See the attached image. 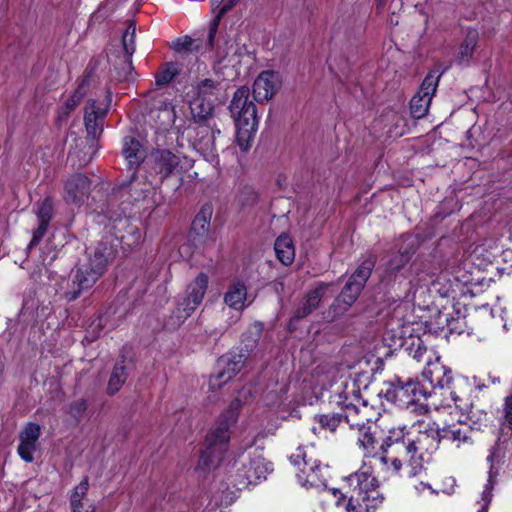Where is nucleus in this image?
<instances>
[{
	"label": "nucleus",
	"mask_w": 512,
	"mask_h": 512,
	"mask_svg": "<svg viewBox=\"0 0 512 512\" xmlns=\"http://www.w3.org/2000/svg\"><path fill=\"white\" fill-rule=\"evenodd\" d=\"M89 85H90V79H89V76L86 75L82 78L77 89L73 92V94L67 99V101L65 103L67 114L70 113L72 110H74L75 107L80 103V101L86 95Z\"/></svg>",
	"instance_id": "obj_37"
},
{
	"label": "nucleus",
	"mask_w": 512,
	"mask_h": 512,
	"mask_svg": "<svg viewBox=\"0 0 512 512\" xmlns=\"http://www.w3.org/2000/svg\"><path fill=\"white\" fill-rule=\"evenodd\" d=\"M479 40V33L476 29L469 28L466 31L465 39L459 47L457 61L461 64H467L471 60L474 49Z\"/></svg>",
	"instance_id": "obj_28"
},
{
	"label": "nucleus",
	"mask_w": 512,
	"mask_h": 512,
	"mask_svg": "<svg viewBox=\"0 0 512 512\" xmlns=\"http://www.w3.org/2000/svg\"><path fill=\"white\" fill-rule=\"evenodd\" d=\"M246 299L247 288L241 281L233 282L224 294L225 304L237 311H241L245 308Z\"/></svg>",
	"instance_id": "obj_25"
},
{
	"label": "nucleus",
	"mask_w": 512,
	"mask_h": 512,
	"mask_svg": "<svg viewBox=\"0 0 512 512\" xmlns=\"http://www.w3.org/2000/svg\"><path fill=\"white\" fill-rule=\"evenodd\" d=\"M429 395L427 389L416 380L409 379L406 382L397 380L394 386L395 401L403 408L417 404L421 399H426Z\"/></svg>",
	"instance_id": "obj_17"
},
{
	"label": "nucleus",
	"mask_w": 512,
	"mask_h": 512,
	"mask_svg": "<svg viewBox=\"0 0 512 512\" xmlns=\"http://www.w3.org/2000/svg\"><path fill=\"white\" fill-rule=\"evenodd\" d=\"M440 442L439 426L429 418L417 420L408 428L407 446L399 445L398 451L407 455L406 463L412 466L409 476L422 471L424 455L435 452Z\"/></svg>",
	"instance_id": "obj_3"
},
{
	"label": "nucleus",
	"mask_w": 512,
	"mask_h": 512,
	"mask_svg": "<svg viewBox=\"0 0 512 512\" xmlns=\"http://www.w3.org/2000/svg\"><path fill=\"white\" fill-rule=\"evenodd\" d=\"M445 316V321H446V324L448 327H450L451 330H455L456 327L452 324V322L449 320L448 318V315H444Z\"/></svg>",
	"instance_id": "obj_55"
},
{
	"label": "nucleus",
	"mask_w": 512,
	"mask_h": 512,
	"mask_svg": "<svg viewBox=\"0 0 512 512\" xmlns=\"http://www.w3.org/2000/svg\"><path fill=\"white\" fill-rule=\"evenodd\" d=\"M431 290V276L424 274L419 275L410 283V289L406 294V301L398 304L387 322V332L392 334L395 342L400 343L404 338L412 337L414 324V316L411 312L409 303L424 307L428 305Z\"/></svg>",
	"instance_id": "obj_2"
},
{
	"label": "nucleus",
	"mask_w": 512,
	"mask_h": 512,
	"mask_svg": "<svg viewBox=\"0 0 512 512\" xmlns=\"http://www.w3.org/2000/svg\"><path fill=\"white\" fill-rule=\"evenodd\" d=\"M440 74L432 71L422 81L419 91L410 101V110L413 118H423L429 110L432 98L436 92Z\"/></svg>",
	"instance_id": "obj_14"
},
{
	"label": "nucleus",
	"mask_w": 512,
	"mask_h": 512,
	"mask_svg": "<svg viewBox=\"0 0 512 512\" xmlns=\"http://www.w3.org/2000/svg\"><path fill=\"white\" fill-rule=\"evenodd\" d=\"M122 155L128 159V142H124L123 148H122Z\"/></svg>",
	"instance_id": "obj_54"
},
{
	"label": "nucleus",
	"mask_w": 512,
	"mask_h": 512,
	"mask_svg": "<svg viewBox=\"0 0 512 512\" xmlns=\"http://www.w3.org/2000/svg\"><path fill=\"white\" fill-rule=\"evenodd\" d=\"M222 453L216 450L215 445H207L206 449L202 451L196 469L199 471H206L214 465L216 461L221 459Z\"/></svg>",
	"instance_id": "obj_36"
},
{
	"label": "nucleus",
	"mask_w": 512,
	"mask_h": 512,
	"mask_svg": "<svg viewBox=\"0 0 512 512\" xmlns=\"http://www.w3.org/2000/svg\"><path fill=\"white\" fill-rule=\"evenodd\" d=\"M181 71V66L177 62H167L163 64L155 76L157 86L169 84Z\"/></svg>",
	"instance_id": "obj_34"
},
{
	"label": "nucleus",
	"mask_w": 512,
	"mask_h": 512,
	"mask_svg": "<svg viewBox=\"0 0 512 512\" xmlns=\"http://www.w3.org/2000/svg\"><path fill=\"white\" fill-rule=\"evenodd\" d=\"M136 233H137V240H139L141 238L140 232L137 231Z\"/></svg>",
	"instance_id": "obj_61"
},
{
	"label": "nucleus",
	"mask_w": 512,
	"mask_h": 512,
	"mask_svg": "<svg viewBox=\"0 0 512 512\" xmlns=\"http://www.w3.org/2000/svg\"><path fill=\"white\" fill-rule=\"evenodd\" d=\"M151 158L154 163V169L162 174L163 177L174 173L180 164L179 156L169 150H156L152 153Z\"/></svg>",
	"instance_id": "obj_23"
},
{
	"label": "nucleus",
	"mask_w": 512,
	"mask_h": 512,
	"mask_svg": "<svg viewBox=\"0 0 512 512\" xmlns=\"http://www.w3.org/2000/svg\"><path fill=\"white\" fill-rule=\"evenodd\" d=\"M368 362L367 361H359L358 364L352 368L351 372L348 375V379L351 382H355V384L362 390L367 389L370 381V373L368 371Z\"/></svg>",
	"instance_id": "obj_33"
},
{
	"label": "nucleus",
	"mask_w": 512,
	"mask_h": 512,
	"mask_svg": "<svg viewBox=\"0 0 512 512\" xmlns=\"http://www.w3.org/2000/svg\"><path fill=\"white\" fill-rule=\"evenodd\" d=\"M108 103L104 101L89 100L85 107V127L88 139L91 141L90 149L92 154H95L94 142L101 135L103 131L104 118L108 111Z\"/></svg>",
	"instance_id": "obj_15"
},
{
	"label": "nucleus",
	"mask_w": 512,
	"mask_h": 512,
	"mask_svg": "<svg viewBox=\"0 0 512 512\" xmlns=\"http://www.w3.org/2000/svg\"><path fill=\"white\" fill-rule=\"evenodd\" d=\"M390 415H377L373 416L375 422L383 431L387 432L385 439L381 445V453L375 456V459L381 465L382 470L390 474H397L404 463L407 462V455L401 454L398 451V446H407V426L395 425L388 426Z\"/></svg>",
	"instance_id": "obj_5"
},
{
	"label": "nucleus",
	"mask_w": 512,
	"mask_h": 512,
	"mask_svg": "<svg viewBox=\"0 0 512 512\" xmlns=\"http://www.w3.org/2000/svg\"><path fill=\"white\" fill-rule=\"evenodd\" d=\"M126 368L127 366L124 358L115 364L107 386V393L109 395L117 393L125 383L127 379Z\"/></svg>",
	"instance_id": "obj_32"
},
{
	"label": "nucleus",
	"mask_w": 512,
	"mask_h": 512,
	"mask_svg": "<svg viewBox=\"0 0 512 512\" xmlns=\"http://www.w3.org/2000/svg\"><path fill=\"white\" fill-rule=\"evenodd\" d=\"M90 191L91 180L82 173H75L65 180L62 197L66 204L80 206Z\"/></svg>",
	"instance_id": "obj_16"
},
{
	"label": "nucleus",
	"mask_w": 512,
	"mask_h": 512,
	"mask_svg": "<svg viewBox=\"0 0 512 512\" xmlns=\"http://www.w3.org/2000/svg\"><path fill=\"white\" fill-rule=\"evenodd\" d=\"M414 494L420 497L434 496L438 494V491L433 489L429 483L419 481L413 485Z\"/></svg>",
	"instance_id": "obj_48"
},
{
	"label": "nucleus",
	"mask_w": 512,
	"mask_h": 512,
	"mask_svg": "<svg viewBox=\"0 0 512 512\" xmlns=\"http://www.w3.org/2000/svg\"><path fill=\"white\" fill-rule=\"evenodd\" d=\"M241 402L234 400L229 407L219 416L215 427L207 435L206 441L208 445H215L216 450L223 452L230 439V428L237 422Z\"/></svg>",
	"instance_id": "obj_13"
},
{
	"label": "nucleus",
	"mask_w": 512,
	"mask_h": 512,
	"mask_svg": "<svg viewBox=\"0 0 512 512\" xmlns=\"http://www.w3.org/2000/svg\"><path fill=\"white\" fill-rule=\"evenodd\" d=\"M257 337L248 340L244 347L231 350L218 359L219 371L209 379V390L212 392L220 389L221 386L231 380L244 367L250 353L257 345Z\"/></svg>",
	"instance_id": "obj_10"
},
{
	"label": "nucleus",
	"mask_w": 512,
	"mask_h": 512,
	"mask_svg": "<svg viewBox=\"0 0 512 512\" xmlns=\"http://www.w3.org/2000/svg\"><path fill=\"white\" fill-rule=\"evenodd\" d=\"M208 287V276L200 273L187 287V297L183 311L189 316L202 302Z\"/></svg>",
	"instance_id": "obj_21"
},
{
	"label": "nucleus",
	"mask_w": 512,
	"mask_h": 512,
	"mask_svg": "<svg viewBox=\"0 0 512 512\" xmlns=\"http://www.w3.org/2000/svg\"><path fill=\"white\" fill-rule=\"evenodd\" d=\"M127 78V72H123V75L119 76V80H125Z\"/></svg>",
	"instance_id": "obj_57"
},
{
	"label": "nucleus",
	"mask_w": 512,
	"mask_h": 512,
	"mask_svg": "<svg viewBox=\"0 0 512 512\" xmlns=\"http://www.w3.org/2000/svg\"><path fill=\"white\" fill-rule=\"evenodd\" d=\"M48 225L49 224H47V223L39 222L38 228L33 232V236L28 245V249L33 248L42 240L43 236L45 235V233L48 229Z\"/></svg>",
	"instance_id": "obj_49"
},
{
	"label": "nucleus",
	"mask_w": 512,
	"mask_h": 512,
	"mask_svg": "<svg viewBox=\"0 0 512 512\" xmlns=\"http://www.w3.org/2000/svg\"><path fill=\"white\" fill-rule=\"evenodd\" d=\"M88 479L84 478L73 490L70 497L72 512H94L93 503L87 498Z\"/></svg>",
	"instance_id": "obj_24"
},
{
	"label": "nucleus",
	"mask_w": 512,
	"mask_h": 512,
	"mask_svg": "<svg viewBox=\"0 0 512 512\" xmlns=\"http://www.w3.org/2000/svg\"><path fill=\"white\" fill-rule=\"evenodd\" d=\"M368 424L369 423H366L365 426L361 430L359 428H357L359 430V432L361 433L358 438V443L364 449L366 454H370L372 452V450L374 449V443H375L374 437L369 432L370 427H367Z\"/></svg>",
	"instance_id": "obj_43"
},
{
	"label": "nucleus",
	"mask_w": 512,
	"mask_h": 512,
	"mask_svg": "<svg viewBox=\"0 0 512 512\" xmlns=\"http://www.w3.org/2000/svg\"><path fill=\"white\" fill-rule=\"evenodd\" d=\"M272 470V463L263 457L262 451L254 449L244 451L233 459L228 473L233 485L241 490L265 480Z\"/></svg>",
	"instance_id": "obj_7"
},
{
	"label": "nucleus",
	"mask_w": 512,
	"mask_h": 512,
	"mask_svg": "<svg viewBox=\"0 0 512 512\" xmlns=\"http://www.w3.org/2000/svg\"><path fill=\"white\" fill-rule=\"evenodd\" d=\"M86 508L85 501H82L79 505V510H84Z\"/></svg>",
	"instance_id": "obj_58"
},
{
	"label": "nucleus",
	"mask_w": 512,
	"mask_h": 512,
	"mask_svg": "<svg viewBox=\"0 0 512 512\" xmlns=\"http://www.w3.org/2000/svg\"><path fill=\"white\" fill-rule=\"evenodd\" d=\"M249 95V88H238L229 107L236 125V144L243 152L250 149L258 125L256 106Z\"/></svg>",
	"instance_id": "obj_6"
},
{
	"label": "nucleus",
	"mask_w": 512,
	"mask_h": 512,
	"mask_svg": "<svg viewBox=\"0 0 512 512\" xmlns=\"http://www.w3.org/2000/svg\"><path fill=\"white\" fill-rule=\"evenodd\" d=\"M458 287V281L452 279L447 272L440 273L435 279L431 278V290L440 297H450Z\"/></svg>",
	"instance_id": "obj_30"
},
{
	"label": "nucleus",
	"mask_w": 512,
	"mask_h": 512,
	"mask_svg": "<svg viewBox=\"0 0 512 512\" xmlns=\"http://www.w3.org/2000/svg\"><path fill=\"white\" fill-rule=\"evenodd\" d=\"M508 446V443L499 439L496 445L491 449L490 455L487 457V461L491 463V467L487 483L482 492L481 500L479 501L481 508L477 512H488L489 505L493 498L492 491L494 489L496 483L495 478L497 476V472L493 471V464L495 462L499 463L503 458H505Z\"/></svg>",
	"instance_id": "obj_18"
},
{
	"label": "nucleus",
	"mask_w": 512,
	"mask_h": 512,
	"mask_svg": "<svg viewBox=\"0 0 512 512\" xmlns=\"http://www.w3.org/2000/svg\"><path fill=\"white\" fill-rule=\"evenodd\" d=\"M36 446L33 443L20 440V444L18 446V454L19 456L27 463H30L34 460L33 453L36 450Z\"/></svg>",
	"instance_id": "obj_47"
},
{
	"label": "nucleus",
	"mask_w": 512,
	"mask_h": 512,
	"mask_svg": "<svg viewBox=\"0 0 512 512\" xmlns=\"http://www.w3.org/2000/svg\"><path fill=\"white\" fill-rule=\"evenodd\" d=\"M331 399L345 411L344 419L350 428L361 430L366 423H372L373 416L377 415L374 408L362 399L361 389L348 378L336 384Z\"/></svg>",
	"instance_id": "obj_4"
},
{
	"label": "nucleus",
	"mask_w": 512,
	"mask_h": 512,
	"mask_svg": "<svg viewBox=\"0 0 512 512\" xmlns=\"http://www.w3.org/2000/svg\"><path fill=\"white\" fill-rule=\"evenodd\" d=\"M185 95L196 121H204L212 116L217 98L215 81L208 78L197 80L191 83Z\"/></svg>",
	"instance_id": "obj_11"
},
{
	"label": "nucleus",
	"mask_w": 512,
	"mask_h": 512,
	"mask_svg": "<svg viewBox=\"0 0 512 512\" xmlns=\"http://www.w3.org/2000/svg\"><path fill=\"white\" fill-rule=\"evenodd\" d=\"M446 406L449 407V408L452 407L450 403H447Z\"/></svg>",
	"instance_id": "obj_63"
},
{
	"label": "nucleus",
	"mask_w": 512,
	"mask_h": 512,
	"mask_svg": "<svg viewBox=\"0 0 512 512\" xmlns=\"http://www.w3.org/2000/svg\"><path fill=\"white\" fill-rule=\"evenodd\" d=\"M281 77L274 71H263L255 79L253 84V95L257 102L270 100L280 89Z\"/></svg>",
	"instance_id": "obj_19"
},
{
	"label": "nucleus",
	"mask_w": 512,
	"mask_h": 512,
	"mask_svg": "<svg viewBox=\"0 0 512 512\" xmlns=\"http://www.w3.org/2000/svg\"><path fill=\"white\" fill-rule=\"evenodd\" d=\"M41 434V428L38 424L29 422L20 433V440H24L37 445Z\"/></svg>",
	"instance_id": "obj_42"
},
{
	"label": "nucleus",
	"mask_w": 512,
	"mask_h": 512,
	"mask_svg": "<svg viewBox=\"0 0 512 512\" xmlns=\"http://www.w3.org/2000/svg\"><path fill=\"white\" fill-rule=\"evenodd\" d=\"M128 33V30H125L123 32V38H122V44H123V47H122V57H121V62L123 64H126L128 62V46L126 44V35Z\"/></svg>",
	"instance_id": "obj_53"
},
{
	"label": "nucleus",
	"mask_w": 512,
	"mask_h": 512,
	"mask_svg": "<svg viewBox=\"0 0 512 512\" xmlns=\"http://www.w3.org/2000/svg\"><path fill=\"white\" fill-rule=\"evenodd\" d=\"M157 271V267H153L151 271L144 272L141 279L137 276L135 281L140 282L139 287L146 286L156 278Z\"/></svg>",
	"instance_id": "obj_50"
},
{
	"label": "nucleus",
	"mask_w": 512,
	"mask_h": 512,
	"mask_svg": "<svg viewBox=\"0 0 512 512\" xmlns=\"http://www.w3.org/2000/svg\"><path fill=\"white\" fill-rule=\"evenodd\" d=\"M375 261L372 258L364 260L356 269V271L349 278V287L354 288V292L359 289H363L366 281L371 275V271L374 267Z\"/></svg>",
	"instance_id": "obj_31"
},
{
	"label": "nucleus",
	"mask_w": 512,
	"mask_h": 512,
	"mask_svg": "<svg viewBox=\"0 0 512 512\" xmlns=\"http://www.w3.org/2000/svg\"><path fill=\"white\" fill-rule=\"evenodd\" d=\"M330 288L331 284L321 283L307 294L301 305L297 308L294 317L290 320V330L292 329L294 321L306 317L318 306L322 297Z\"/></svg>",
	"instance_id": "obj_22"
},
{
	"label": "nucleus",
	"mask_w": 512,
	"mask_h": 512,
	"mask_svg": "<svg viewBox=\"0 0 512 512\" xmlns=\"http://www.w3.org/2000/svg\"><path fill=\"white\" fill-rule=\"evenodd\" d=\"M274 250L277 259L285 266L292 264L295 258L293 241L288 234H281L275 241Z\"/></svg>",
	"instance_id": "obj_26"
},
{
	"label": "nucleus",
	"mask_w": 512,
	"mask_h": 512,
	"mask_svg": "<svg viewBox=\"0 0 512 512\" xmlns=\"http://www.w3.org/2000/svg\"><path fill=\"white\" fill-rule=\"evenodd\" d=\"M422 376L433 389L439 388L443 390L447 388V390H449V385L452 381V372L449 368L444 366L439 359L428 362L422 372Z\"/></svg>",
	"instance_id": "obj_20"
},
{
	"label": "nucleus",
	"mask_w": 512,
	"mask_h": 512,
	"mask_svg": "<svg viewBox=\"0 0 512 512\" xmlns=\"http://www.w3.org/2000/svg\"><path fill=\"white\" fill-rule=\"evenodd\" d=\"M256 329H257V334H258L261 329H260V327L258 325L256 326Z\"/></svg>",
	"instance_id": "obj_62"
},
{
	"label": "nucleus",
	"mask_w": 512,
	"mask_h": 512,
	"mask_svg": "<svg viewBox=\"0 0 512 512\" xmlns=\"http://www.w3.org/2000/svg\"><path fill=\"white\" fill-rule=\"evenodd\" d=\"M258 200V195L251 187H244L238 195V202L242 207H247L255 204Z\"/></svg>",
	"instance_id": "obj_44"
},
{
	"label": "nucleus",
	"mask_w": 512,
	"mask_h": 512,
	"mask_svg": "<svg viewBox=\"0 0 512 512\" xmlns=\"http://www.w3.org/2000/svg\"><path fill=\"white\" fill-rule=\"evenodd\" d=\"M448 393L454 403V410L450 412V420L439 427L440 440L457 450L472 447L474 443L472 425L468 422V415L463 412L467 403L455 391L449 390Z\"/></svg>",
	"instance_id": "obj_8"
},
{
	"label": "nucleus",
	"mask_w": 512,
	"mask_h": 512,
	"mask_svg": "<svg viewBox=\"0 0 512 512\" xmlns=\"http://www.w3.org/2000/svg\"><path fill=\"white\" fill-rule=\"evenodd\" d=\"M87 409V402L85 399H78L70 403L68 413L77 422H79Z\"/></svg>",
	"instance_id": "obj_46"
},
{
	"label": "nucleus",
	"mask_w": 512,
	"mask_h": 512,
	"mask_svg": "<svg viewBox=\"0 0 512 512\" xmlns=\"http://www.w3.org/2000/svg\"><path fill=\"white\" fill-rule=\"evenodd\" d=\"M348 492L332 488L328 493L332 496L337 508L345 512H376L384 501L383 494L378 489V481L368 470L357 471L344 479Z\"/></svg>",
	"instance_id": "obj_1"
},
{
	"label": "nucleus",
	"mask_w": 512,
	"mask_h": 512,
	"mask_svg": "<svg viewBox=\"0 0 512 512\" xmlns=\"http://www.w3.org/2000/svg\"><path fill=\"white\" fill-rule=\"evenodd\" d=\"M129 27H130V35L134 34L135 26H134V23L132 20H130Z\"/></svg>",
	"instance_id": "obj_56"
},
{
	"label": "nucleus",
	"mask_w": 512,
	"mask_h": 512,
	"mask_svg": "<svg viewBox=\"0 0 512 512\" xmlns=\"http://www.w3.org/2000/svg\"><path fill=\"white\" fill-rule=\"evenodd\" d=\"M344 415L339 414H321L314 417V425L311 431L316 435H322L324 432L333 433L336 431Z\"/></svg>",
	"instance_id": "obj_27"
},
{
	"label": "nucleus",
	"mask_w": 512,
	"mask_h": 512,
	"mask_svg": "<svg viewBox=\"0 0 512 512\" xmlns=\"http://www.w3.org/2000/svg\"><path fill=\"white\" fill-rule=\"evenodd\" d=\"M134 52V47H132V40L130 39V52H129V55L132 56Z\"/></svg>",
	"instance_id": "obj_59"
},
{
	"label": "nucleus",
	"mask_w": 512,
	"mask_h": 512,
	"mask_svg": "<svg viewBox=\"0 0 512 512\" xmlns=\"http://www.w3.org/2000/svg\"><path fill=\"white\" fill-rule=\"evenodd\" d=\"M146 151L143 146L134 140H130V165L139 164L145 158Z\"/></svg>",
	"instance_id": "obj_45"
},
{
	"label": "nucleus",
	"mask_w": 512,
	"mask_h": 512,
	"mask_svg": "<svg viewBox=\"0 0 512 512\" xmlns=\"http://www.w3.org/2000/svg\"><path fill=\"white\" fill-rule=\"evenodd\" d=\"M91 159H92V155H91V156H89V158L84 159V163L86 164V163L90 162V161H91Z\"/></svg>",
	"instance_id": "obj_60"
},
{
	"label": "nucleus",
	"mask_w": 512,
	"mask_h": 512,
	"mask_svg": "<svg viewBox=\"0 0 512 512\" xmlns=\"http://www.w3.org/2000/svg\"><path fill=\"white\" fill-rule=\"evenodd\" d=\"M109 259V249L99 244L89 255L88 261L77 268L72 279V289L65 292V298L74 301L84 290L90 289L104 273Z\"/></svg>",
	"instance_id": "obj_9"
},
{
	"label": "nucleus",
	"mask_w": 512,
	"mask_h": 512,
	"mask_svg": "<svg viewBox=\"0 0 512 512\" xmlns=\"http://www.w3.org/2000/svg\"><path fill=\"white\" fill-rule=\"evenodd\" d=\"M265 402L267 406H276L282 403V397L274 392H269L265 397Z\"/></svg>",
	"instance_id": "obj_51"
},
{
	"label": "nucleus",
	"mask_w": 512,
	"mask_h": 512,
	"mask_svg": "<svg viewBox=\"0 0 512 512\" xmlns=\"http://www.w3.org/2000/svg\"><path fill=\"white\" fill-rule=\"evenodd\" d=\"M37 218L39 222L50 223L53 215V202L50 197H46L37 208Z\"/></svg>",
	"instance_id": "obj_41"
},
{
	"label": "nucleus",
	"mask_w": 512,
	"mask_h": 512,
	"mask_svg": "<svg viewBox=\"0 0 512 512\" xmlns=\"http://www.w3.org/2000/svg\"><path fill=\"white\" fill-rule=\"evenodd\" d=\"M414 253V247L410 244L402 251L400 250L388 262V271L394 273L403 268L410 260L411 255Z\"/></svg>",
	"instance_id": "obj_38"
},
{
	"label": "nucleus",
	"mask_w": 512,
	"mask_h": 512,
	"mask_svg": "<svg viewBox=\"0 0 512 512\" xmlns=\"http://www.w3.org/2000/svg\"><path fill=\"white\" fill-rule=\"evenodd\" d=\"M171 48L178 53H185L192 50H198L199 45L196 44V40L192 39L190 36H182L176 38L171 43Z\"/></svg>",
	"instance_id": "obj_39"
},
{
	"label": "nucleus",
	"mask_w": 512,
	"mask_h": 512,
	"mask_svg": "<svg viewBox=\"0 0 512 512\" xmlns=\"http://www.w3.org/2000/svg\"><path fill=\"white\" fill-rule=\"evenodd\" d=\"M238 0H227V2L221 7V9L218 12V15L216 16V19L214 20L213 24L210 27L209 33H208V46L210 49L213 48V41L216 34L217 26L219 19L232 7L236 5Z\"/></svg>",
	"instance_id": "obj_40"
},
{
	"label": "nucleus",
	"mask_w": 512,
	"mask_h": 512,
	"mask_svg": "<svg viewBox=\"0 0 512 512\" xmlns=\"http://www.w3.org/2000/svg\"><path fill=\"white\" fill-rule=\"evenodd\" d=\"M290 460L295 466L300 467L297 479L301 486L315 489L326 488L329 477L328 466H323L317 459H314L311 451L308 452L300 447L290 456Z\"/></svg>",
	"instance_id": "obj_12"
},
{
	"label": "nucleus",
	"mask_w": 512,
	"mask_h": 512,
	"mask_svg": "<svg viewBox=\"0 0 512 512\" xmlns=\"http://www.w3.org/2000/svg\"><path fill=\"white\" fill-rule=\"evenodd\" d=\"M349 287V281L346 283L344 289L341 294L335 300V303L331 307V311L334 316H339L343 314L348 308L357 300L360 295L362 289H359L357 292H354V288Z\"/></svg>",
	"instance_id": "obj_29"
},
{
	"label": "nucleus",
	"mask_w": 512,
	"mask_h": 512,
	"mask_svg": "<svg viewBox=\"0 0 512 512\" xmlns=\"http://www.w3.org/2000/svg\"><path fill=\"white\" fill-rule=\"evenodd\" d=\"M211 216H212L211 206H209V205L203 206L193 220L192 230L198 235H202L205 232H207L208 228L210 226Z\"/></svg>",
	"instance_id": "obj_35"
},
{
	"label": "nucleus",
	"mask_w": 512,
	"mask_h": 512,
	"mask_svg": "<svg viewBox=\"0 0 512 512\" xmlns=\"http://www.w3.org/2000/svg\"><path fill=\"white\" fill-rule=\"evenodd\" d=\"M504 411L506 421L512 424V394L506 398Z\"/></svg>",
	"instance_id": "obj_52"
}]
</instances>
